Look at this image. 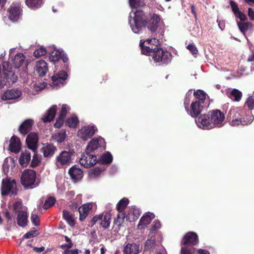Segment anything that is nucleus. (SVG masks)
Returning <instances> with one entry per match:
<instances>
[{
  "label": "nucleus",
  "mask_w": 254,
  "mask_h": 254,
  "mask_svg": "<svg viewBox=\"0 0 254 254\" xmlns=\"http://www.w3.org/2000/svg\"><path fill=\"white\" fill-rule=\"evenodd\" d=\"M225 115L219 110H211L195 120L197 126L203 129L221 127L224 125Z\"/></svg>",
  "instance_id": "obj_1"
},
{
  "label": "nucleus",
  "mask_w": 254,
  "mask_h": 254,
  "mask_svg": "<svg viewBox=\"0 0 254 254\" xmlns=\"http://www.w3.org/2000/svg\"><path fill=\"white\" fill-rule=\"evenodd\" d=\"M228 119L232 126H248L254 121V117L250 111L246 112L240 108L231 109L228 113Z\"/></svg>",
  "instance_id": "obj_2"
},
{
  "label": "nucleus",
  "mask_w": 254,
  "mask_h": 254,
  "mask_svg": "<svg viewBox=\"0 0 254 254\" xmlns=\"http://www.w3.org/2000/svg\"><path fill=\"white\" fill-rule=\"evenodd\" d=\"M193 96L194 99L187 112L191 117L196 118L200 114L203 110L202 104L204 103L206 94L201 90H197L194 91Z\"/></svg>",
  "instance_id": "obj_3"
},
{
  "label": "nucleus",
  "mask_w": 254,
  "mask_h": 254,
  "mask_svg": "<svg viewBox=\"0 0 254 254\" xmlns=\"http://www.w3.org/2000/svg\"><path fill=\"white\" fill-rule=\"evenodd\" d=\"M147 41L148 43L153 42L152 44L155 45L151 56L155 63L167 64L171 62L172 54L168 51H164L161 47H159L160 41L158 39L153 38L148 40Z\"/></svg>",
  "instance_id": "obj_4"
},
{
  "label": "nucleus",
  "mask_w": 254,
  "mask_h": 254,
  "mask_svg": "<svg viewBox=\"0 0 254 254\" xmlns=\"http://www.w3.org/2000/svg\"><path fill=\"white\" fill-rule=\"evenodd\" d=\"M133 24L131 23V16L128 17V22L132 30L135 33H138L141 28L147 24V16L141 10H136L133 13Z\"/></svg>",
  "instance_id": "obj_5"
},
{
  "label": "nucleus",
  "mask_w": 254,
  "mask_h": 254,
  "mask_svg": "<svg viewBox=\"0 0 254 254\" xmlns=\"http://www.w3.org/2000/svg\"><path fill=\"white\" fill-rule=\"evenodd\" d=\"M17 189L16 182L14 180L6 179L2 180L1 186V194L16 195Z\"/></svg>",
  "instance_id": "obj_6"
},
{
  "label": "nucleus",
  "mask_w": 254,
  "mask_h": 254,
  "mask_svg": "<svg viewBox=\"0 0 254 254\" xmlns=\"http://www.w3.org/2000/svg\"><path fill=\"white\" fill-rule=\"evenodd\" d=\"M36 180V173L32 170H25L22 174L21 182L25 188H34Z\"/></svg>",
  "instance_id": "obj_7"
},
{
  "label": "nucleus",
  "mask_w": 254,
  "mask_h": 254,
  "mask_svg": "<svg viewBox=\"0 0 254 254\" xmlns=\"http://www.w3.org/2000/svg\"><path fill=\"white\" fill-rule=\"evenodd\" d=\"M150 19L146 24L148 29L154 36H156L158 28L160 21V16L155 14H150Z\"/></svg>",
  "instance_id": "obj_8"
},
{
  "label": "nucleus",
  "mask_w": 254,
  "mask_h": 254,
  "mask_svg": "<svg viewBox=\"0 0 254 254\" xmlns=\"http://www.w3.org/2000/svg\"><path fill=\"white\" fill-rule=\"evenodd\" d=\"M111 215L107 212L95 215L92 219L93 224L99 222L104 228H107L111 222Z\"/></svg>",
  "instance_id": "obj_9"
},
{
  "label": "nucleus",
  "mask_w": 254,
  "mask_h": 254,
  "mask_svg": "<svg viewBox=\"0 0 254 254\" xmlns=\"http://www.w3.org/2000/svg\"><path fill=\"white\" fill-rule=\"evenodd\" d=\"M38 140V135L36 132L29 133L26 139V143L28 148L31 149L34 152V155L32 159H38L35 156V153L37 149Z\"/></svg>",
  "instance_id": "obj_10"
},
{
  "label": "nucleus",
  "mask_w": 254,
  "mask_h": 254,
  "mask_svg": "<svg viewBox=\"0 0 254 254\" xmlns=\"http://www.w3.org/2000/svg\"><path fill=\"white\" fill-rule=\"evenodd\" d=\"M22 11L19 3H12L7 10L9 19L13 22H16L19 19Z\"/></svg>",
  "instance_id": "obj_11"
},
{
  "label": "nucleus",
  "mask_w": 254,
  "mask_h": 254,
  "mask_svg": "<svg viewBox=\"0 0 254 254\" xmlns=\"http://www.w3.org/2000/svg\"><path fill=\"white\" fill-rule=\"evenodd\" d=\"M67 76V73L65 71H59L58 73L52 77L53 86H56L57 88L64 85Z\"/></svg>",
  "instance_id": "obj_12"
},
{
  "label": "nucleus",
  "mask_w": 254,
  "mask_h": 254,
  "mask_svg": "<svg viewBox=\"0 0 254 254\" xmlns=\"http://www.w3.org/2000/svg\"><path fill=\"white\" fill-rule=\"evenodd\" d=\"M97 130L94 127H84L78 131V135L85 141L92 137Z\"/></svg>",
  "instance_id": "obj_13"
},
{
  "label": "nucleus",
  "mask_w": 254,
  "mask_h": 254,
  "mask_svg": "<svg viewBox=\"0 0 254 254\" xmlns=\"http://www.w3.org/2000/svg\"><path fill=\"white\" fill-rule=\"evenodd\" d=\"M198 242V236L195 233L189 232L186 234L182 241V245L193 246Z\"/></svg>",
  "instance_id": "obj_14"
},
{
  "label": "nucleus",
  "mask_w": 254,
  "mask_h": 254,
  "mask_svg": "<svg viewBox=\"0 0 254 254\" xmlns=\"http://www.w3.org/2000/svg\"><path fill=\"white\" fill-rule=\"evenodd\" d=\"M112 160H79L80 165L86 168L91 167L96 164L109 165Z\"/></svg>",
  "instance_id": "obj_15"
},
{
  "label": "nucleus",
  "mask_w": 254,
  "mask_h": 254,
  "mask_svg": "<svg viewBox=\"0 0 254 254\" xmlns=\"http://www.w3.org/2000/svg\"><path fill=\"white\" fill-rule=\"evenodd\" d=\"M94 205L95 204L94 202H88L83 204L79 207V220L81 221L84 220L88 216Z\"/></svg>",
  "instance_id": "obj_16"
},
{
  "label": "nucleus",
  "mask_w": 254,
  "mask_h": 254,
  "mask_svg": "<svg viewBox=\"0 0 254 254\" xmlns=\"http://www.w3.org/2000/svg\"><path fill=\"white\" fill-rule=\"evenodd\" d=\"M102 138H97L92 139L88 143L86 149V154L89 155V157L91 159L95 158L96 159V156L95 155H90L89 154L93 152L95 150L97 149L99 146V142L101 141Z\"/></svg>",
  "instance_id": "obj_17"
},
{
  "label": "nucleus",
  "mask_w": 254,
  "mask_h": 254,
  "mask_svg": "<svg viewBox=\"0 0 254 254\" xmlns=\"http://www.w3.org/2000/svg\"><path fill=\"white\" fill-rule=\"evenodd\" d=\"M149 39H147L145 41L140 40L139 46L140 47L141 51L142 54L145 55H151V53L152 54V51L155 47V45H153V42H150L148 43L147 41Z\"/></svg>",
  "instance_id": "obj_18"
},
{
  "label": "nucleus",
  "mask_w": 254,
  "mask_h": 254,
  "mask_svg": "<svg viewBox=\"0 0 254 254\" xmlns=\"http://www.w3.org/2000/svg\"><path fill=\"white\" fill-rule=\"evenodd\" d=\"M154 215L151 212L145 213L140 218L139 223L137 225L138 229L142 230L144 229L154 218Z\"/></svg>",
  "instance_id": "obj_19"
},
{
  "label": "nucleus",
  "mask_w": 254,
  "mask_h": 254,
  "mask_svg": "<svg viewBox=\"0 0 254 254\" xmlns=\"http://www.w3.org/2000/svg\"><path fill=\"white\" fill-rule=\"evenodd\" d=\"M21 143L20 138L16 135H13L10 139L9 150L15 153H18L21 150Z\"/></svg>",
  "instance_id": "obj_20"
},
{
  "label": "nucleus",
  "mask_w": 254,
  "mask_h": 254,
  "mask_svg": "<svg viewBox=\"0 0 254 254\" xmlns=\"http://www.w3.org/2000/svg\"><path fill=\"white\" fill-rule=\"evenodd\" d=\"M21 95V91L12 89L5 91L2 95L1 98L3 100H13L19 98Z\"/></svg>",
  "instance_id": "obj_21"
},
{
  "label": "nucleus",
  "mask_w": 254,
  "mask_h": 254,
  "mask_svg": "<svg viewBox=\"0 0 254 254\" xmlns=\"http://www.w3.org/2000/svg\"><path fill=\"white\" fill-rule=\"evenodd\" d=\"M33 124L34 121L32 119L25 120L19 127V132L23 135L27 134L32 129Z\"/></svg>",
  "instance_id": "obj_22"
},
{
  "label": "nucleus",
  "mask_w": 254,
  "mask_h": 254,
  "mask_svg": "<svg viewBox=\"0 0 254 254\" xmlns=\"http://www.w3.org/2000/svg\"><path fill=\"white\" fill-rule=\"evenodd\" d=\"M140 251L139 244L128 243L124 247L123 254H139Z\"/></svg>",
  "instance_id": "obj_23"
},
{
  "label": "nucleus",
  "mask_w": 254,
  "mask_h": 254,
  "mask_svg": "<svg viewBox=\"0 0 254 254\" xmlns=\"http://www.w3.org/2000/svg\"><path fill=\"white\" fill-rule=\"evenodd\" d=\"M68 173L71 179L74 182H77L80 181L83 177L82 171L80 169L77 168L75 166L71 167L69 170Z\"/></svg>",
  "instance_id": "obj_24"
},
{
  "label": "nucleus",
  "mask_w": 254,
  "mask_h": 254,
  "mask_svg": "<svg viewBox=\"0 0 254 254\" xmlns=\"http://www.w3.org/2000/svg\"><path fill=\"white\" fill-rule=\"evenodd\" d=\"M36 71L39 76L43 77L48 72L47 63L44 60H40L37 62Z\"/></svg>",
  "instance_id": "obj_25"
},
{
  "label": "nucleus",
  "mask_w": 254,
  "mask_h": 254,
  "mask_svg": "<svg viewBox=\"0 0 254 254\" xmlns=\"http://www.w3.org/2000/svg\"><path fill=\"white\" fill-rule=\"evenodd\" d=\"M230 4L235 16L237 18H239L241 20L240 21H245L247 19L246 15L239 10L238 4L235 1L230 0Z\"/></svg>",
  "instance_id": "obj_26"
},
{
  "label": "nucleus",
  "mask_w": 254,
  "mask_h": 254,
  "mask_svg": "<svg viewBox=\"0 0 254 254\" xmlns=\"http://www.w3.org/2000/svg\"><path fill=\"white\" fill-rule=\"evenodd\" d=\"M57 111V106L53 105L48 110L47 113L44 116H43L42 118V120L44 123L51 122L55 118Z\"/></svg>",
  "instance_id": "obj_27"
},
{
  "label": "nucleus",
  "mask_w": 254,
  "mask_h": 254,
  "mask_svg": "<svg viewBox=\"0 0 254 254\" xmlns=\"http://www.w3.org/2000/svg\"><path fill=\"white\" fill-rule=\"evenodd\" d=\"M238 26L240 31L246 36V32L248 30H252L253 24L250 22L237 21Z\"/></svg>",
  "instance_id": "obj_28"
},
{
  "label": "nucleus",
  "mask_w": 254,
  "mask_h": 254,
  "mask_svg": "<svg viewBox=\"0 0 254 254\" xmlns=\"http://www.w3.org/2000/svg\"><path fill=\"white\" fill-rule=\"evenodd\" d=\"M25 59V57L22 53H18L17 54L13 59H12V64H13V66L15 68H18L20 66H21Z\"/></svg>",
  "instance_id": "obj_29"
},
{
  "label": "nucleus",
  "mask_w": 254,
  "mask_h": 254,
  "mask_svg": "<svg viewBox=\"0 0 254 254\" xmlns=\"http://www.w3.org/2000/svg\"><path fill=\"white\" fill-rule=\"evenodd\" d=\"M27 218V214L25 211H19L17 217L18 225L21 227H25L28 222Z\"/></svg>",
  "instance_id": "obj_30"
},
{
  "label": "nucleus",
  "mask_w": 254,
  "mask_h": 254,
  "mask_svg": "<svg viewBox=\"0 0 254 254\" xmlns=\"http://www.w3.org/2000/svg\"><path fill=\"white\" fill-rule=\"evenodd\" d=\"M141 211L137 207H131L128 213V219L129 221H134L140 215Z\"/></svg>",
  "instance_id": "obj_31"
},
{
  "label": "nucleus",
  "mask_w": 254,
  "mask_h": 254,
  "mask_svg": "<svg viewBox=\"0 0 254 254\" xmlns=\"http://www.w3.org/2000/svg\"><path fill=\"white\" fill-rule=\"evenodd\" d=\"M66 136V131L64 129H61L53 134V138L58 142H63Z\"/></svg>",
  "instance_id": "obj_32"
},
{
  "label": "nucleus",
  "mask_w": 254,
  "mask_h": 254,
  "mask_svg": "<svg viewBox=\"0 0 254 254\" xmlns=\"http://www.w3.org/2000/svg\"><path fill=\"white\" fill-rule=\"evenodd\" d=\"M56 150V147L52 144H48L45 147L42 148L43 155L45 157H51L54 154Z\"/></svg>",
  "instance_id": "obj_33"
},
{
  "label": "nucleus",
  "mask_w": 254,
  "mask_h": 254,
  "mask_svg": "<svg viewBox=\"0 0 254 254\" xmlns=\"http://www.w3.org/2000/svg\"><path fill=\"white\" fill-rule=\"evenodd\" d=\"M61 58V51L59 50L54 49L53 51H52L49 56V60L51 62L55 64L56 62H58Z\"/></svg>",
  "instance_id": "obj_34"
},
{
  "label": "nucleus",
  "mask_w": 254,
  "mask_h": 254,
  "mask_svg": "<svg viewBox=\"0 0 254 254\" xmlns=\"http://www.w3.org/2000/svg\"><path fill=\"white\" fill-rule=\"evenodd\" d=\"M15 165V162L14 160H5L2 169L3 171L5 174L8 172L9 169H13Z\"/></svg>",
  "instance_id": "obj_35"
},
{
  "label": "nucleus",
  "mask_w": 254,
  "mask_h": 254,
  "mask_svg": "<svg viewBox=\"0 0 254 254\" xmlns=\"http://www.w3.org/2000/svg\"><path fill=\"white\" fill-rule=\"evenodd\" d=\"M229 97L233 101L239 102L242 97V93L237 89H233L230 92Z\"/></svg>",
  "instance_id": "obj_36"
},
{
  "label": "nucleus",
  "mask_w": 254,
  "mask_h": 254,
  "mask_svg": "<svg viewBox=\"0 0 254 254\" xmlns=\"http://www.w3.org/2000/svg\"><path fill=\"white\" fill-rule=\"evenodd\" d=\"M5 79L8 82H11L14 83L16 82L17 80V76L15 74L14 72H13L12 70L8 71L4 73Z\"/></svg>",
  "instance_id": "obj_37"
},
{
  "label": "nucleus",
  "mask_w": 254,
  "mask_h": 254,
  "mask_svg": "<svg viewBox=\"0 0 254 254\" xmlns=\"http://www.w3.org/2000/svg\"><path fill=\"white\" fill-rule=\"evenodd\" d=\"M156 248V244L154 237H151L150 239H148L145 242L144 246V250H150L153 251Z\"/></svg>",
  "instance_id": "obj_38"
},
{
  "label": "nucleus",
  "mask_w": 254,
  "mask_h": 254,
  "mask_svg": "<svg viewBox=\"0 0 254 254\" xmlns=\"http://www.w3.org/2000/svg\"><path fill=\"white\" fill-rule=\"evenodd\" d=\"M79 123L78 119L77 117L74 116L68 118L65 121V125L70 128H75Z\"/></svg>",
  "instance_id": "obj_39"
},
{
  "label": "nucleus",
  "mask_w": 254,
  "mask_h": 254,
  "mask_svg": "<svg viewBox=\"0 0 254 254\" xmlns=\"http://www.w3.org/2000/svg\"><path fill=\"white\" fill-rule=\"evenodd\" d=\"M63 217L70 226L74 225L75 222L72 215L66 210H63Z\"/></svg>",
  "instance_id": "obj_40"
},
{
  "label": "nucleus",
  "mask_w": 254,
  "mask_h": 254,
  "mask_svg": "<svg viewBox=\"0 0 254 254\" xmlns=\"http://www.w3.org/2000/svg\"><path fill=\"white\" fill-rule=\"evenodd\" d=\"M128 3L131 8H136L145 5L144 0H128Z\"/></svg>",
  "instance_id": "obj_41"
},
{
  "label": "nucleus",
  "mask_w": 254,
  "mask_h": 254,
  "mask_svg": "<svg viewBox=\"0 0 254 254\" xmlns=\"http://www.w3.org/2000/svg\"><path fill=\"white\" fill-rule=\"evenodd\" d=\"M181 254H193L194 248L190 245H182Z\"/></svg>",
  "instance_id": "obj_42"
},
{
  "label": "nucleus",
  "mask_w": 254,
  "mask_h": 254,
  "mask_svg": "<svg viewBox=\"0 0 254 254\" xmlns=\"http://www.w3.org/2000/svg\"><path fill=\"white\" fill-rule=\"evenodd\" d=\"M26 5L32 8H38L41 4V0H26Z\"/></svg>",
  "instance_id": "obj_43"
},
{
  "label": "nucleus",
  "mask_w": 254,
  "mask_h": 254,
  "mask_svg": "<svg viewBox=\"0 0 254 254\" xmlns=\"http://www.w3.org/2000/svg\"><path fill=\"white\" fill-rule=\"evenodd\" d=\"M74 153L75 152L73 150L63 151L56 159H71V157Z\"/></svg>",
  "instance_id": "obj_44"
},
{
  "label": "nucleus",
  "mask_w": 254,
  "mask_h": 254,
  "mask_svg": "<svg viewBox=\"0 0 254 254\" xmlns=\"http://www.w3.org/2000/svg\"><path fill=\"white\" fill-rule=\"evenodd\" d=\"M128 203V200L126 198H123L117 204V209L120 212L124 211Z\"/></svg>",
  "instance_id": "obj_45"
},
{
  "label": "nucleus",
  "mask_w": 254,
  "mask_h": 254,
  "mask_svg": "<svg viewBox=\"0 0 254 254\" xmlns=\"http://www.w3.org/2000/svg\"><path fill=\"white\" fill-rule=\"evenodd\" d=\"M104 170V168H96L89 172V176L91 179H94L98 177L101 172Z\"/></svg>",
  "instance_id": "obj_46"
},
{
  "label": "nucleus",
  "mask_w": 254,
  "mask_h": 254,
  "mask_svg": "<svg viewBox=\"0 0 254 254\" xmlns=\"http://www.w3.org/2000/svg\"><path fill=\"white\" fill-rule=\"evenodd\" d=\"M47 54V50L45 48L43 47H40L39 48L36 50L34 53L33 55L35 57L39 58L41 56H44Z\"/></svg>",
  "instance_id": "obj_47"
},
{
  "label": "nucleus",
  "mask_w": 254,
  "mask_h": 254,
  "mask_svg": "<svg viewBox=\"0 0 254 254\" xmlns=\"http://www.w3.org/2000/svg\"><path fill=\"white\" fill-rule=\"evenodd\" d=\"M56 202L55 198L50 197L47 199L43 205V208L45 209H47L52 206H53Z\"/></svg>",
  "instance_id": "obj_48"
},
{
  "label": "nucleus",
  "mask_w": 254,
  "mask_h": 254,
  "mask_svg": "<svg viewBox=\"0 0 254 254\" xmlns=\"http://www.w3.org/2000/svg\"><path fill=\"white\" fill-rule=\"evenodd\" d=\"M245 106H247L250 110L254 109V98L253 97H249L245 102Z\"/></svg>",
  "instance_id": "obj_49"
},
{
  "label": "nucleus",
  "mask_w": 254,
  "mask_h": 254,
  "mask_svg": "<svg viewBox=\"0 0 254 254\" xmlns=\"http://www.w3.org/2000/svg\"><path fill=\"white\" fill-rule=\"evenodd\" d=\"M64 118L59 116V117L56 119V122L54 124V126L56 128H60L63 125L64 123Z\"/></svg>",
  "instance_id": "obj_50"
},
{
  "label": "nucleus",
  "mask_w": 254,
  "mask_h": 254,
  "mask_svg": "<svg viewBox=\"0 0 254 254\" xmlns=\"http://www.w3.org/2000/svg\"><path fill=\"white\" fill-rule=\"evenodd\" d=\"M69 160H57L56 164L58 168H61L65 165H68Z\"/></svg>",
  "instance_id": "obj_51"
},
{
  "label": "nucleus",
  "mask_w": 254,
  "mask_h": 254,
  "mask_svg": "<svg viewBox=\"0 0 254 254\" xmlns=\"http://www.w3.org/2000/svg\"><path fill=\"white\" fill-rule=\"evenodd\" d=\"M31 220L32 224L35 226H38L40 224L39 216L36 214H32L31 216Z\"/></svg>",
  "instance_id": "obj_52"
},
{
  "label": "nucleus",
  "mask_w": 254,
  "mask_h": 254,
  "mask_svg": "<svg viewBox=\"0 0 254 254\" xmlns=\"http://www.w3.org/2000/svg\"><path fill=\"white\" fill-rule=\"evenodd\" d=\"M67 109H69V108L67 106V105H66V104L63 105L61 110L60 112L59 116L65 118V117L67 114Z\"/></svg>",
  "instance_id": "obj_53"
},
{
  "label": "nucleus",
  "mask_w": 254,
  "mask_h": 254,
  "mask_svg": "<svg viewBox=\"0 0 254 254\" xmlns=\"http://www.w3.org/2000/svg\"><path fill=\"white\" fill-rule=\"evenodd\" d=\"M187 49L191 52L192 55H196L198 53V50L196 46L193 44H189L187 46Z\"/></svg>",
  "instance_id": "obj_54"
},
{
  "label": "nucleus",
  "mask_w": 254,
  "mask_h": 254,
  "mask_svg": "<svg viewBox=\"0 0 254 254\" xmlns=\"http://www.w3.org/2000/svg\"><path fill=\"white\" fill-rule=\"evenodd\" d=\"M39 233L37 231L34 230V231H31L30 232H28V233H26L24 235V238L26 239H29L31 238H33L34 237H35L38 235Z\"/></svg>",
  "instance_id": "obj_55"
},
{
  "label": "nucleus",
  "mask_w": 254,
  "mask_h": 254,
  "mask_svg": "<svg viewBox=\"0 0 254 254\" xmlns=\"http://www.w3.org/2000/svg\"><path fill=\"white\" fill-rule=\"evenodd\" d=\"M19 159H31V154L29 150H25L21 153Z\"/></svg>",
  "instance_id": "obj_56"
},
{
  "label": "nucleus",
  "mask_w": 254,
  "mask_h": 254,
  "mask_svg": "<svg viewBox=\"0 0 254 254\" xmlns=\"http://www.w3.org/2000/svg\"><path fill=\"white\" fill-rule=\"evenodd\" d=\"M2 66H3V73L4 72H7L8 71H10L11 70V65H10L9 64L8 62H3V64H2Z\"/></svg>",
  "instance_id": "obj_57"
},
{
  "label": "nucleus",
  "mask_w": 254,
  "mask_h": 254,
  "mask_svg": "<svg viewBox=\"0 0 254 254\" xmlns=\"http://www.w3.org/2000/svg\"><path fill=\"white\" fill-rule=\"evenodd\" d=\"M22 204L21 201H17L13 205V209L15 211L19 212L20 210L22 209Z\"/></svg>",
  "instance_id": "obj_58"
},
{
  "label": "nucleus",
  "mask_w": 254,
  "mask_h": 254,
  "mask_svg": "<svg viewBox=\"0 0 254 254\" xmlns=\"http://www.w3.org/2000/svg\"><path fill=\"white\" fill-rule=\"evenodd\" d=\"M99 159H113V156L110 152L106 151Z\"/></svg>",
  "instance_id": "obj_59"
},
{
  "label": "nucleus",
  "mask_w": 254,
  "mask_h": 254,
  "mask_svg": "<svg viewBox=\"0 0 254 254\" xmlns=\"http://www.w3.org/2000/svg\"><path fill=\"white\" fill-rule=\"evenodd\" d=\"M161 227V224L159 221H155L153 222V225L152 226L151 231H156L158 229L160 228Z\"/></svg>",
  "instance_id": "obj_60"
},
{
  "label": "nucleus",
  "mask_w": 254,
  "mask_h": 254,
  "mask_svg": "<svg viewBox=\"0 0 254 254\" xmlns=\"http://www.w3.org/2000/svg\"><path fill=\"white\" fill-rule=\"evenodd\" d=\"M124 218V214H123L122 217H121L120 215H118L117 218L115 221V223L117 224L118 226H120L121 225V223L123 222Z\"/></svg>",
  "instance_id": "obj_61"
},
{
  "label": "nucleus",
  "mask_w": 254,
  "mask_h": 254,
  "mask_svg": "<svg viewBox=\"0 0 254 254\" xmlns=\"http://www.w3.org/2000/svg\"><path fill=\"white\" fill-rule=\"evenodd\" d=\"M31 160H19L20 165L23 167H27Z\"/></svg>",
  "instance_id": "obj_62"
},
{
  "label": "nucleus",
  "mask_w": 254,
  "mask_h": 254,
  "mask_svg": "<svg viewBox=\"0 0 254 254\" xmlns=\"http://www.w3.org/2000/svg\"><path fill=\"white\" fill-rule=\"evenodd\" d=\"M63 254H78V251L77 249L71 250H66L63 252Z\"/></svg>",
  "instance_id": "obj_63"
},
{
  "label": "nucleus",
  "mask_w": 254,
  "mask_h": 254,
  "mask_svg": "<svg viewBox=\"0 0 254 254\" xmlns=\"http://www.w3.org/2000/svg\"><path fill=\"white\" fill-rule=\"evenodd\" d=\"M248 16L251 20H254V11L252 8L248 9Z\"/></svg>",
  "instance_id": "obj_64"
}]
</instances>
